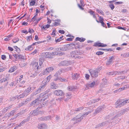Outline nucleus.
Wrapping results in <instances>:
<instances>
[{
	"label": "nucleus",
	"instance_id": "nucleus-1",
	"mask_svg": "<svg viewBox=\"0 0 129 129\" xmlns=\"http://www.w3.org/2000/svg\"><path fill=\"white\" fill-rule=\"evenodd\" d=\"M102 68L101 67H98L94 69H91L89 70L90 75L92 77L95 78L98 76V73L102 69Z\"/></svg>",
	"mask_w": 129,
	"mask_h": 129
},
{
	"label": "nucleus",
	"instance_id": "nucleus-2",
	"mask_svg": "<svg viewBox=\"0 0 129 129\" xmlns=\"http://www.w3.org/2000/svg\"><path fill=\"white\" fill-rule=\"evenodd\" d=\"M122 99H118L116 101L115 103V107L116 108H120L124 106L126 103L129 102V99L124 101L122 102Z\"/></svg>",
	"mask_w": 129,
	"mask_h": 129
},
{
	"label": "nucleus",
	"instance_id": "nucleus-3",
	"mask_svg": "<svg viewBox=\"0 0 129 129\" xmlns=\"http://www.w3.org/2000/svg\"><path fill=\"white\" fill-rule=\"evenodd\" d=\"M78 52L76 50L71 52L70 53V55L72 57L75 58H80L81 57L78 55Z\"/></svg>",
	"mask_w": 129,
	"mask_h": 129
},
{
	"label": "nucleus",
	"instance_id": "nucleus-4",
	"mask_svg": "<svg viewBox=\"0 0 129 129\" xmlns=\"http://www.w3.org/2000/svg\"><path fill=\"white\" fill-rule=\"evenodd\" d=\"M54 93L55 95L57 96H61L64 95V93L61 90H56L54 91Z\"/></svg>",
	"mask_w": 129,
	"mask_h": 129
},
{
	"label": "nucleus",
	"instance_id": "nucleus-5",
	"mask_svg": "<svg viewBox=\"0 0 129 129\" xmlns=\"http://www.w3.org/2000/svg\"><path fill=\"white\" fill-rule=\"evenodd\" d=\"M35 89V88L34 87L28 88L26 89L23 93L26 96L28 93H29L30 92H32Z\"/></svg>",
	"mask_w": 129,
	"mask_h": 129
},
{
	"label": "nucleus",
	"instance_id": "nucleus-6",
	"mask_svg": "<svg viewBox=\"0 0 129 129\" xmlns=\"http://www.w3.org/2000/svg\"><path fill=\"white\" fill-rule=\"evenodd\" d=\"M52 117L51 116H47L43 117L38 118V120L39 121H45L49 120Z\"/></svg>",
	"mask_w": 129,
	"mask_h": 129
},
{
	"label": "nucleus",
	"instance_id": "nucleus-7",
	"mask_svg": "<svg viewBox=\"0 0 129 129\" xmlns=\"http://www.w3.org/2000/svg\"><path fill=\"white\" fill-rule=\"evenodd\" d=\"M47 125L45 123H41L38 124V128L39 129H46Z\"/></svg>",
	"mask_w": 129,
	"mask_h": 129
},
{
	"label": "nucleus",
	"instance_id": "nucleus-8",
	"mask_svg": "<svg viewBox=\"0 0 129 129\" xmlns=\"http://www.w3.org/2000/svg\"><path fill=\"white\" fill-rule=\"evenodd\" d=\"M39 99L38 98L35 99L30 103L29 105L31 107L35 105H38L39 103Z\"/></svg>",
	"mask_w": 129,
	"mask_h": 129
},
{
	"label": "nucleus",
	"instance_id": "nucleus-9",
	"mask_svg": "<svg viewBox=\"0 0 129 129\" xmlns=\"http://www.w3.org/2000/svg\"><path fill=\"white\" fill-rule=\"evenodd\" d=\"M105 108L104 105L99 106L95 110V112L94 113L95 114H96L101 111L103 109Z\"/></svg>",
	"mask_w": 129,
	"mask_h": 129
},
{
	"label": "nucleus",
	"instance_id": "nucleus-10",
	"mask_svg": "<svg viewBox=\"0 0 129 129\" xmlns=\"http://www.w3.org/2000/svg\"><path fill=\"white\" fill-rule=\"evenodd\" d=\"M94 46L104 47L107 46V45L106 44H104L103 43H102L100 42H96L93 45Z\"/></svg>",
	"mask_w": 129,
	"mask_h": 129
},
{
	"label": "nucleus",
	"instance_id": "nucleus-11",
	"mask_svg": "<svg viewBox=\"0 0 129 129\" xmlns=\"http://www.w3.org/2000/svg\"><path fill=\"white\" fill-rule=\"evenodd\" d=\"M95 81H93L90 84H86L85 88L86 89H89V87H93L95 84Z\"/></svg>",
	"mask_w": 129,
	"mask_h": 129
},
{
	"label": "nucleus",
	"instance_id": "nucleus-12",
	"mask_svg": "<svg viewBox=\"0 0 129 129\" xmlns=\"http://www.w3.org/2000/svg\"><path fill=\"white\" fill-rule=\"evenodd\" d=\"M40 108V107H38L36 109L33 110L31 113V115L32 116L38 115V113L37 112V111Z\"/></svg>",
	"mask_w": 129,
	"mask_h": 129
},
{
	"label": "nucleus",
	"instance_id": "nucleus-13",
	"mask_svg": "<svg viewBox=\"0 0 129 129\" xmlns=\"http://www.w3.org/2000/svg\"><path fill=\"white\" fill-rule=\"evenodd\" d=\"M45 57L46 58H53L52 56V54L51 53L46 52L45 53Z\"/></svg>",
	"mask_w": 129,
	"mask_h": 129
},
{
	"label": "nucleus",
	"instance_id": "nucleus-14",
	"mask_svg": "<svg viewBox=\"0 0 129 129\" xmlns=\"http://www.w3.org/2000/svg\"><path fill=\"white\" fill-rule=\"evenodd\" d=\"M51 84L50 87L52 89H56L58 87V85L52 82Z\"/></svg>",
	"mask_w": 129,
	"mask_h": 129
},
{
	"label": "nucleus",
	"instance_id": "nucleus-15",
	"mask_svg": "<svg viewBox=\"0 0 129 129\" xmlns=\"http://www.w3.org/2000/svg\"><path fill=\"white\" fill-rule=\"evenodd\" d=\"M80 118H81V119H83V117L82 116V115H81L80 114L77 115L76 117H75L74 118H73L72 120L75 121L76 120Z\"/></svg>",
	"mask_w": 129,
	"mask_h": 129
},
{
	"label": "nucleus",
	"instance_id": "nucleus-16",
	"mask_svg": "<svg viewBox=\"0 0 129 129\" xmlns=\"http://www.w3.org/2000/svg\"><path fill=\"white\" fill-rule=\"evenodd\" d=\"M72 79L74 80H77L79 78V75L77 73H76L74 74L73 75L72 74Z\"/></svg>",
	"mask_w": 129,
	"mask_h": 129
},
{
	"label": "nucleus",
	"instance_id": "nucleus-17",
	"mask_svg": "<svg viewBox=\"0 0 129 129\" xmlns=\"http://www.w3.org/2000/svg\"><path fill=\"white\" fill-rule=\"evenodd\" d=\"M72 63L71 61H63L61 62L60 63V64H72Z\"/></svg>",
	"mask_w": 129,
	"mask_h": 129
},
{
	"label": "nucleus",
	"instance_id": "nucleus-18",
	"mask_svg": "<svg viewBox=\"0 0 129 129\" xmlns=\"http://www.w3.org/2000/svg\"><path fill=\"white\" fill-rule=\"evenodd\" d=\"M60 20L59 19H58L57 20H55V22L53 23V25L55 26L59 25L60 23L58 22H60Z\"/></svg>",
	"mask_w": 129,
	"mask_h": 129
},
{
	"label": "nucleus",
	"instance_id": "nucleus-19",
	"mask_svg": "<svg viewBox=\"0 0 129 129\" xmlns=\"http://www.w3.org/2000/svg\"><path fill=\"white\" fill-rule=\"evenodd\" d=\"M114 56H112L111 57H109V60L108 61V63L109 64L111 63L112 61L114 60Z\"/></svg>",
	"mask_w": 129,
	"mask_h": 129
},
{
	"label": "nucleus",
	"instance_id": "nucleus-20",
	"mask_svg": "<svg viewBox=\"0 0 129 129\" xmlns=\"http://www.w3.org/2000/svg\"><path fill=\"white\" fill-rule=\"evenodd\" d=\"M16 68L15 66H13L12 67L9 71V72L10 73H12L14 71L16 70Z\"/></svg>",
	"mask_w": 129,
	"mask_h": 129
},
{
	"label": "nucleus",
	"instance_id": "nucleus-21",
	"mask_svg": "<svg viewBox=\"0 0 129 129\" xmlns=\"http://www.w3.org/2000/svg\"><path fill=\"white\" fill-rule=\"evenodd\" d=\"M121 115L120 112H118L117 113L116 115L114 116V117H113V118H111V119H113L114 118H116L120 116Z\"/></svg>",
	"mask_w": 129,
	"mask_h": 129
},
{
	"label": "nucleus",
	"instance_id": "nucleus-22",
	"mask_svg": "<svg viewBox=\"0 0 129 129\" xmlns=\"http://www.w3.org/2000/svg\"><path fill=\"white\" fill-rule=\"evenodd\" d=\"M62 69H60L59 71H58L55 74V76H56V75L59 76V75L62 72Z\"/></svg>",
	"mask_w": 129,
	"mask_h": 129
},
{
	"label": "nucleus",
	"instance_id": "nucleus-23",
	"mask_svg": "<svg viewBox=\"0 0 129 129\" xmlns=\"http://www.w3.org/2000/svg\"><path fill=\"white\" fill-rule=\"evenodd\" d=\"M15 112V111L14 110L12 111L10 113H8V116L10 117L13 115H14Z\"/></svg>",
	"mask_w": 129,
	"mask_h": 129
},
{
	"label": "nucleus",
	"instance_id": "nucleus-24",
	"mask_svg": "<svg viewBox=\"0 0 129 129\" xmlns=\"http://www.w3.org/2000/svg\"><path fill=\"white\" fill-rule=\"evenodd\" d=\"M50 26V25L49 24H47L44 26H42L41 27L42 29H45L49 28Z\"/></svg>",
	"mask_w": 129,
	"mask_h": 129
},
{
	"label": "nucleus",
	"instance_id": "nucleus-25",
	"mask_svg": "<svg viewBox=\"0 0 129 129\" xmlns=\"http://www.w3.org/2000/svg\"><path fill=\"white\" fill-rule=\"evenodd\" d=\"M26 40L27 42H29L33 39L32 35H30L26 37Z\"/></svg>",
	"mask_w": 129,
	"mask_h": 129
},
{
	"label": "nucleus",
	"instance_id": "nucleus-26",
	"mask_svg": "<svg viewBox=\"0 0 129 129\" xmlns=\"http://www.w3.org/2000/svg\"><path fill=\"white\" fill-rule=\"evenodd\" d=\"M75 87L73 86H70L68 87V88L69 91H72L75 89Z\"/></svg>",
	"mask_w": 129,
	"mask_h": 129
},
{
	"label": "nucleus",
	"instance_id": "nucleus-27",
	"mask_svg": "<svg viewBox=\"0 0 129 129\" xmlns=\"http://www.w3.org/2000/svg\"><path fill=\"white\" fill-rule=\"evenodd\" d=\"M23 56L21 55H19L17 54V56H16V58L21 59H23Z\"/></svg>",
	"mask_w": 129,
	"mask_h": 129
},
{
	"label": "nucleus",
	"instance_id": "nucleus-28",
	"mask_svg": "<svg viewBox=\"0 0 129 129\" xmlns=\"http://www.w3.org/2000/svg\"><path fill=\"white\" fill-rule=\"evenodd\" d=\"M59 80L61 82H67L68 81V80L67 79L64 78H62L61 77L59 78Z\"/></svg>",
	"mask_w": 129,
	"mask_h": 129
},
{
	"label": "nucleus",
	"instance_id": "nucleus-29",
	"mask_svg": "<svg viewBox=\"0 0 129 129\" xmlns=\"http://www.w3.org/2000/svg\"><path fill=\"white\" fill-rule=\"evenodd\" d=\"M101 100V99L98 98L96 99H94L92 100L91 101L92 103H95V102H98L99 100Z\"/></svg>",
	"mask_w": 129,
	"mask_h": 129
},
{
	"label": "nucleus",
	"instance_id": "nucleus-30",
	"mask_svg": "<svg viewBox=\"0 0 129 129\" xmlns=\"http://www.w3.org/2000/svg\"><path fill=\"white\" fill-rule=\"evenodd\" d=\"M31 64H38V61L36 59H34L32 61Z\"/></svg>",
	"mask_w": 129,
	"mask_h": 129
},
{
	"label": "nucleus",
	"instance_id": "nucleus-31",
	"mask_svg": "<svg viewBox=\"0 0 129 129\" xmlns=\"http://www.w3.org/2000/svg\"><path fill=\"white\" fill-rule=\"evenodd\" d=\"M26 96L25 95L23 92L22 94H20L18 96V97L17 98L18 99L23 98L24 97V96Z\"/></svg>",
	"mask_w": 129,
	"mask_h": 129
},
{
	"label": "nucleus",
	"instance_id": "nucleus-32",
	"mask_svg": "<svg viewBox=\"0 0 129 129\" xmlns=\"http://www.w3.org/2000/svg\"><path fill=\"white\" fill-rule=\"evenodd\" d=\"M123 84V82L121 84H120L118 83H115L114 84V86H116L117 87H120V86H122V85Z\"/></svg>",
	"mask_w": 129,
	"mask_h": 129
},
{
	"label": "nucleus",
	"instance_id": "nucleus-33",
	"mask_svg": "<svg viewBox=\"0 0 129 129\" xmlns=\"http://www.w3.org/2000/svg\"><path fill=\"white\" fill-rule=\"evenodd\" d=\"M33 49V47L31 46H29L27 48H25V50L27 51L31 50Z\"/></svg>",
	"mask_w": 129,
	"mask_h": 129
},
{
	"label": "nucleus",
	"instance_id": "nucleus-34",
	"mask_svg": "<svg viewBox=\"0 0 129 129\" xmlns=\"http://www.w3.org/2000/svg\"><path fill=\"white\" fill-rule=\"evenodd\" d=\"M41 91L40 90V88H38L36 91L34 93V95H36V94H38V93H40Z\"/></svg>",
	"mask_w": 129,
	"mask_h": 129
},
{
	"label": "nucleus",
	"instance_id": "nucleus-35",
	"mask_svg": "<svg viewBox=\"0 0 129 129\" xmlns=\"http://www.w3.org/2000/svg\"><path fill=\"white\" fill-rule=\"evenodd\" d=\"M8 78L7 77H6V78H4L3 79H1L0 80L1 81V83H3V82H5L6 81H8Z\"/></svg>",
	"mask_w": 129,
	"mask_h": 129
},
{
	"label": "nucleus",
	"instance_id": "nucleus-36",
	"mask_svg": "<svg viewBox=\"0 0 129 129\" xmlns=\"http://www.w3.org/2000/svg\"><path fill=\"white\" fill-rule=\"evenodd\" d=\"M48 94L45 95V94L44 97H43V98H42L41 100L44 101L45 100V99L48 98Z\"/></svg>",
	"mask_w": 129,
	"mask_h": 129
},
{
	"label": "nucleus",
	"instance_id": "nucleus-37",
	"mask_svg": "<svg viewBox=\"0 0 129 129\" xmlns=\"http://www.w3.org/2000/svg\"><path fill=\"white\" fill-rule=\"evenodd\" d=\"M27 103H26V102L23 101L19 105V107H21L24 105H25Z\"/></svg>",
	"mask_w": 129,
	"mask_h": 129
},
{
	"label": "nucleus",
	"instance_id": "nucleus-38",
	"mask_svg": "<svg viewBox=\"0 0 129 129\" xmlns=\"http://www.w3.org/2000/svg\"><path fill=\"white\" fill-rule=\"evenodd\" d=\"M19 41V39L18 38H17L13 39L12 41L13 43H15L18 42Z\"/></svg>",
	"mask_w": 129,
	"mask_h": 129
},
{
	"label": "nucleus",
	"instance_id": "nucleus-39",
	"mask_svg": "<svg viewBox=\"0 0 129 129\" xmlns=\"http://www.w3.org/2000/svg\"><path fill=\"white\" fill-rule=\"evenodd\" d=\"M49 73L52 71L54 70V68L52 67H50L48 68H46Z\"/></svg>",
	"mask_w": 129,
	"mask_h": 129
},
{
	"label": "nucleus",
	"instance_id": "nucleus-40",
	"mask_svg": "<svg viewBox=\"0 0 129 129\" xmlns=\"http://www.w3.org/2000/svg\"><path fill=\"white\" fill-rule=\"evenodd\" d=\"M44 61V60L43 58H40L39 59V64H42Z\"/></svg>",
	"mask_w": 129,
	"mask_h": 129
},
{
	"label": "nucleus",
	"instance_id": "nucleus-41",
	"mask_svg": "<svg viewBox=\"0 0 129 129\" xmlns=\"http://www.w3.org/2000/svg\"><path fill=\"white\" fill-rule=\"evenodd\" d=\"M30 119V116H28L27 118L24 119L23 120L26 123L29 121Z\"/></svg>",
	"mask_w": 129,
	"mask_h": 129
},
{
	"label": "nucleus",
	"instance_id": "nucleus-42",
	"mask_svg": "<svg viewBox=\"0 0 129 129\" xmlns=\"http://www.w3.org/2000/svg\"><path fill=\"white\" fill-rule=\"evenodd\" d=\"M72 69V68L71 67H69L65 68L64 71H68L70 70H71Z\"/></svg>",
	"mask_w": 129,
	"mask_h": 129
},
{
	"label": "nucleus",
	"instance_id": "nucleus-43",
	"mask_svg": "<svg viewBox=\"0 0 129 129\" xmlns=\"http://www.w3.org/2000/svg\"><path fill=\"white\" fill-rule=\"evenodd\" d=\"M124 89H126L125 88L124 86L122 88H120L119 89H118V92H120L122 90H123Z\"/></svg>",
	"mask_w": 129,
	"mask_h": 129
},
{
	"label": "nucleus",
	"instance_id": "nucleus-44",
	"mask_svg": "<svg viewBox=\"0 0 129 129\" xmlns=\"http://www.w3.org/2000/svg\"><path fill=\"white\" fill-rule=\"evenodd\" d=\"M126 110V109H124L121 111L120 112L121 115H123L127 111Z\"/></svg>",
	"mask_w": 129,
	"mask_h": 129
},
{
	"label": "nucleus",
	"instance_id": "nucleus-45",
	"mask_svg": "<svg viewBox=\"0 0 129 129\" xmlns=\"http://www.w3.org/2000/svg\"><path fill=\"white\" fill-rule=\"evenodd\" d=\"M31 1L30 3V5L33 6L35 4V0H31Z\"/></svg>",
	"mask_w": 129,
	"mask_h": 129
},
{
	"label": "nucleus",
	"instance_id": "nucleus-46",
	"mask_svg": "<svg viewBox=\"0 0 129 129\" xmlns=\"http://www.w3.org/2000/svg\"><path fill=\"white\" fill-rule=\"evenodd\" d=\"M54 80L56 81L57 80H59V78L58 76L56 75V76H55V74L54 76Z\"/></svg>",
	"mask_w": 129,
	"mask_h": 129
},
{
	"label": "nucleus",
	"instance_id": "nucleus-47",
	"mask_svg": "<svg viewBox=\"0 0 129 129\" xmlns=\"http://www.w3.org/2000/svg\"><path fill=\"white\" fill-rule=\"evenodd\" d=\"M96 11L98 12L99 13L101 14L102 15H104V13L103 12L102 10H99L98 9H96Z\"/></svg>",
	"mask_w": 129,
	"mask_h": 129
},
{
	"label": "nucleus",
	"instance_id": "nucleus-48",
	"mask_svg": "<svg viewBox=\"0 0 129 129\" xmlns=\"http://www.w3.org/2000/svg\"><path fill=\"white\" fill-rule=\"evenodd\" d=\"M63 36L60 37L59 38L57 39V40L55 39L56 41V42H59L61 40H62V38L63 37Z\"/></svg>",
	"mask_w": 129,
	"mask_h": 129
},
{
	"label": "nucleus",
	"instance_id": "nucleus-49",
	"mask_svg": "<svg viewBox=\"0 0 129 129\" xmlns=\"http://www.w3.org/2000/svg\"><path fill=\"white\" fill-rule=\"evenodd\" d=\"M41 65H35V68H36L37 69V70L40 69L41 68Z\"/></svg>",
	"mask_w": 129,
	"mask_h": 129
},
{
	"label": "nucleus",
	"instance_id": "nucleus-50",
	"mask_svg": "<svg viewBox=\"0 0 129 129\" xmlns=\"http://www.w3.org/2000/svg\"><path fill=\"white\" fill-rule=\"evenodd\" d=\"M49 73L48 72V71L47 70V69H46L45 70H44L42 74L43 75H45L47 74L48 73Z\"/></svg>",
	"mask_w": 129,
	"mask_h": 129
},
{
	"label": "nucleus",
	"instance_id": "nucleus-51",
	"mask_svg": "<svg viewBox=\"0 0 129 129\" xmlns=\"http://www.w3.org/2000/svg\"><path fill=\"white\" fill-rule=\"evenodd\" d=\"M109 6L112 10H113L114 8V6L113 4H110Z\"/></svg>",
	"mask_w": 129,
	"mask_h": 129
},
{
	"label": "nucleus",
	"instance_id": "nucleus-52",
	"mask_svg": "<svg viewBox=\"0 0 129 129\" xmlns=\"http://www.w3.org/2000/svg\"><path fill=\"white\" fill-rule=\"evenodd\" d=\"M52 54V56L53 57L55 55H58V53L57 52H55L51 53Z\"/></svg>",
	"mask_w": 129,
	"mask_h": 129
},
{
	"label": "nucleus",
	"instance_id": "nucleus-53",
	"mask_svg": "<svg viewBox=\"0 0 129 129\" xmlns=\"http://www.w3.org/2000/svg\"><path fill=\"white\" fill-rule=\"evenodd\" d=\"M103 53H104L103 52H101V51H100L97 52L96 53V54L98 55H102V54H103Z\"/></svg>",
	"mask_w": 129,
	"mask_h": 129
},
{
	"label": "nucleus",
	"instance_id": "nucleus-54",
	"mask_svg": "<svg viewBox=\"0 0 129 129\" xmlns=\"http://www.w3.org/2000/svg\"><path fill=\"white\" fill-rule=\"evenodd\" d=\"M90 77V76L88 75V74H86L85 75V77L86 79L87 80H88L89 79V77Z\"/></svg>",
	"mask_w": 129,
	"mask_h": 129
},
{
	"label": "nucleus",
	"instance_id": "nucleus-55",
	"mask_svg": "<svg viewBox=\"0 0 129 129\" xmlns=\"http://www.w3.org/2000/svg\"><path fill=\"white\" fill-rule=\"evenodd\" d=\"M123 56L124 57H129V53H126L123 54Z\"/></svg>",
	"mask_w": 129,
	"mask_h": 129
},
{
	"label": "nucleus",
	"instance_id": "nucleus-56",
	"mask_svg": "<svg viewBox=\"0 0 129 129\" xmlns=\"http://www.w3.org/2000/svg\"><path fill=\"white\" fill-rule=\"evenodd\" d=\"M21 33H25V34H26L28 33V32L27 30L24 29L22 30Z\"/></svg>",
	"mask_w": 129,
	"mask_h": 129
},
{
	"label": "nucleus",
	"instance_id": "nucleus-57",
	"mask_svg": "<svg viewBox=\"0 0 129 129\" xmlns=\"http://www.w3.org/2000/svg\"><path fill=\"white\" fill-rule=\"evenodd\" d=\"M34 32V30L32 29H31L30 28H29L28 29V32L30 34H31Z\"/></svg>",
	"mask_w": 129,
	"mask_h": 129
},
{
	"label": "nucleus",
	"instance_id": "nucleus-58",
	"mask_svg": "<svg viewBox=\"0 0 129 129\" xmlns=\"http://www.w3.org/2000/svg\"><path fill=\"white\" fill-rule=\"evenodd\" d=\"M103 126L102 124V123H100L98 124V125L96 126L95 127L96 128H98V127H102Z\"/></svg>",
	"mask_w": 129,
	"mask_h": 129
},
{
	"label": "nucleus",
	"instance_id": "nucleus-59",
	"mask_svg": "<svg viewBox=\"0 0 129 129\" xmlns=\"http://www.w3.org/2000/svg\"><path fill=\"white\" fill-rule=\"evenodd\" d=\"M8 110V108H5L2 110V112L4 113L6 112Z\"/></svg>",
	"mask_w": 129,
	"mask_h": 129
},
{
	"label": "nucleus",
	"instance_id": "nucleus-60",
	"mask_svg": "<svg viewBox=\"0 0 129 129\" xmlns=\"http://www.w3.org/2000/svg\"><path fill=\"white\" fill-rule=\"evenodd\" d=\"M52 77V76L51 75H50L48 76L47 77V81H49L51 79Z\"/></svg>",
	"mask_w": 129,
	"mask_h": 129
},
{
	"label": "nucleus",
	"instance_id": "nucleus-61",
	"mask_svg": "<svg viewBox=\"0 0 129 129\" xmlns=\"http://www.w3.org/2000/svg\"><path fill=\"white\" fill-rule=\"evenodd\" d=\"M82 108H81V107L79 108H78L76 109L75 110V111H80L81 110H82Z\"/></svg>",
	"mask_w": 129,
	"mask_h": 129
},
{
	"label": "nucleus",
	"instance_id": "nucleus-62",
	"mask_svg": "<svg viewBox=\"0 0 129 129\" xmlns=\"http://www.w3.org/2000/svg\"><path fill=\"white\" fill-rule=\"evenodd\" d=\"M6 57L5 55H2L1 56V58L3 60H5L6 59Z\"/></svg>",
	"mask_w": 129,
	"mask_h": 129
},
{
	"label": "nucleus",
	"instance_id": "nucleus-63",
	"mask_svg": "<svg viewBox=\"0 0 129 129\" xmlns=\"http://www.w3.org/2000/svg\"><path fill=\"white\" fill-rule=\"evenodd\" d=\"M25 123V122L24 121V120H23L22 121L21 123L19 124V126H21L23 125V124Z\"/></svg>",
	"mask_w": 129,
	"mask_h": 129
},
{
	"label": "nucleus",
	"instance_id": "nucleus-64",
	"mask_svg": "<svg viewBox=\"0 0 129 129\" xmlns=\"http://www.w3.org/2000/svg\"><path fill=\"white\" fill-rule=\"evenodd\" d=\"M37 15H38L37 13L36 14V15H35L34 16V17L32 18V19H31V20H36V17L37 16Z\"/></svg>",
	"mask_w": 129,
	"mask_h": 129
}]
</instances>
